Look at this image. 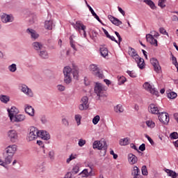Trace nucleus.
I'll return each instance as SVG.
<instances>
[{"instance_id":"obj_33","label":"nucleus","mask_w":178,"mask_h":178,"mask_svg":"<svg viewBox=\"0 0 178 178\" xmlns=\"http://www.w3.org/2000/svg\"><path fill=\"white\" fill-rule=\"evenodd\" d=\"M118 84L119 86H122V84H124L126 83L127 79L126 77L123 76H118Z\"/></svg>"},{"instance_id":"obj_21","label":"nucleus","mask_w":178,"mask_h":178,"mask_svg":"<svg viewBox=\"0 0 178 178\" xmlns=\"http://www.w3.org/2000/svg\"><path fill=\"white\" fill-rule=\"evenodd\" d=\"M138 161V159L136 156V155L131 153L128 154V162L130 163V165H135V163H137Z\"/></svg>"},{"instance_id":"obj_31","label":"nucleus","mask_w":178,"mask_h":178,"mask_svg":"<svg viewBox=\"0 0 178 178\" xmlns=\"http://www.w3.org/2000/svg\"><path fill=\"white\" fill-rule=\"evenodd\" d=\"M33 47L35 51H40V49H42V44L38 42H35L33 43Z\"/></svg>"},{"instance_id":"obj_49","label":"nucleus","mask_w":178,"mask_h":178,"mask_svg":"<svg viewBox=\"0 0 178 178\" xmlns=\"http://www.w3.org/2000/svg\"><path fill=\"white\" fill-rule=\"evenodd\" d=\"M170 138H172L173 140H177L178 138V134L177 132H172L170 135Z\"/></svg>"},{"instance_id":"obj_59","label":"nucleus","mask_w":178,"mask_h":178,"mask_svg":"<svg viewBox=\"0 0 178 178\" xmlns=\"http://www.w3.org/2000/svg\"><path fill=\"white\" fill-rule=\"evenodd\" d=\"M72 172L75 173V175H77L79 173V167L76 166L72 169Z\"/></svg>"},{"instance_id":"obj_26","label":"nucleus","mask_w":178,"mask_h":178,"mask_svg":"<svg viewBox=\"0 0 178 178\" xmlns=\"http://www.w3.org/2000/svg\"><path fill=\"white\" fill-rule=\"evenodd\" d=\"M135 61L137 63L139 69H144V67H145V63L144 62V59L140 58V56H138V59L135 60Z\"/></svg>"},{"instance_id":"obj_30","label":"nucleus","mask_w":178,"mask_h":178,"mask_svg":"<svg viewBox=\"0 0 178 178\" xmlns=\"http://www.w3.org/2000/svg\"><path fill=\"white\" fill-rule=\"evenodd\" d=\"M10 100V97H9V96L3 95H0V101H1L3 104H8V102H9Z\"/></svg>"},{"instance_id":"obj_16","label":"nucleus","mask_w":178,"mask_h":178,"mask_svg":"<svg viewBox=\"0 0 178 178\" xmlns=\"http://www.w3.org/2000/svg\"><path fill=\"white\" fill-rule=\"evenodd\" d=\"M8 116L10 118V120H13V118L19 113V110L13 106L10 110H8Z\"/></svg>"},{"instance_id":"obj_60","label":"nucleus","mask_w":178,"mask_h":178,"mask_svg":"<svg viewBox=\"0 0 178 178\" xmlns=\"http://www.w3.org/2000/svg\"><path fill=\"white\" fill-rule=\"evenodd\" d=\"M140 151H145V144L143 143L140 147H139Z\"/></svg>"},{"instance_id":"obj_18","label":"nucleus","mask_w":178,"mask_h":178,"mask_svg":"<svg viewBox=\"0 0 178 178\" xmlns=\"http://www.w3.org/2000/svg\"><path fill=\"white\" fill-rule=\"evenodd\" d=\"M149 111L153 115H158L159 113V108L156 104H151L149 106Z\"/></svg>"},{"instance_id":"obj_48","label":"nucleus","mask_w":178,"mask_h":178,"mask_svg":"<svg viewBox=\"0 0 178 178\" xmlns=\"http://www.w3.org/2000/svg\"><path fill=\"white\" fill-rule=\"evenodd\" d=\"M86 143H87V141H86V140H84V139H79V143H78V145L79 147H84V145H86Z\"/></svg>"},{"instance_id":"obj_43","label":"nucleus","mask_w":178,"mask_h":178,"mask_svg":"<svg viewBox=\"0 0 178 178\" xmlns=\"http://www.w3.org/2000/svg\"><path fill=\"white\" fill-rule=\"evenodd\" d=\"M70 44L74 51H77V48H76V44H74V40H73V35L70 36Z\"/></svg>"},{"instance_id":"obj_4","label":"nucleus","mask_w":178,"mask_h":178,"mask_svg":"<svg viewBox=\"0 0 178 178\" xmlns=\"http://www.w3.org/2000/svg\"><path fill=\"white\" fill-rule=\"evenodd\" d=\"M38 138V129L37 128L32 127L30 129V132L26 137L27 141H34Z\"/></svg>"},{"instance_id":"obj_53","label":"nucleus","mask_w":178,"mask_h":178,"mask_svg":"<svg viewBox=\"0 0 178 178\" xmlns=\"http://www.w3.org/2000/svg\"><path fill=\"white\" fill-rule=\"evenodd\" d=\"M62 123L65 126V127H67L69 126V121L66 118H63L62 119Z\"/></svg>"},{"instance_id":"obj_29","label":"nucleus","mask_w":178,"mask_h":178,"mask_svg":"<svg viewBox=\"0 0 178 178\" xmlns=\"http://www.w3.org/2000/svg\"><path fill=\"white\" fill-rule=\"evenodd\" d=\"M124 111V108H123V106L121 104H118L114 107V111L116 113H122V112Z\"/></svg>"},{"instance_id":"obj_2","label":"nucleus","mask_w":178,"mask_h":178,"mask_svg":"<svg viewBox=\"0 0 178 178\" xmlns=\"http://www.w3.org/2000/svg\"><path fill=\"white\" fill-rule=\"evenodd\" d=\"M159 37V33L152 31L150 33L146 35L147 42L151 44V45H154V47H158V40L155 38H158Z\"/></svg>"},{"instance_id":"obj_24","label":"nucleus","mask_w":178,"mask_h":178,"mask_svg":"<svg viewBox=\"0 0 178 178\" xmlns=\"http://www.w3.org/2000/svg\"><path fill=\"white\" fill-rule=\"evenodd\" d=\"M26 32L28 33V34L31 35V38H33V40H37V38H38V37H40L38 33H37V32L35 31H34L33 29H28L26 30Z\"/></svg>"},{"instance_id":"obj_32","label":"nucleus","mask_w":178,"mask_h":178,"mask_svg":"<svg viewBox=\"0 0 178 178\" xmlns=\"http://www.w3.org/2000/svg\"><path fill=\"white\" fill-rule=\"evenodd\" d=\"M143 2L146 3V5H148L151 9H155L156 7H155V3H154V1L152 0H144Z\"/></svg>"},{"instance_id":"obj_6","label":"nucleus","mask_w":178,"mask_h":178,"mask_svg":"<svg viewBox=\"0 0 178 178\" xmlns=\"http://www.w3.org/2000/svg\"><path fill=\"white\" fill-rule=\"evenodd\" d=\"M92 147L94 149H104L105 152L106 151V148H108L106 141L105 140H95L93 143Z\"/></svg>"},{"instance_id":"obj_58","label":"nucleus","mask_w":178,"mask_h":178,"mask_svg":"<svg viewBox=\"0 0 178 178\" xmlns=\"http://www.w3.org/2000/svg\"><path fill=\"white\" fill-rule=\"evenodd\" d=\"M57 88H58V91H65L66 88H65V86L63 85H58V86H57Z\"/></svg>"},{"instance_id":"obj_12","label":"nucleus","mask_w":178,"mask_h":178,"mask_svg":"<svg viewBox=\"0 0 178 178\" xmlns=\"http://www.w3.org/2000/svg\"><path fill=\"white\" fill-rule=\"evenodd\" d=\"M17 151V145H10L6 148V154L9 155L14 156Z\"/></svg>"},{"instance_id":"obj_10","label":"nucleus","mask_w":178,"mask_h":178,"mask_svg":"<svg viewBox=\"0 0 178 178\" xmlns=\"http://www.w3.org/2000/svg\"><path fill=\"white\" fill-rule=\"evenodd\" d=\"M159 119L161 123H163V124H168V123H169V120H170L169 118V114L168 113H159Z\"/></svg>"},{"instance_id":"obj_25","label":"nucleus","mask_w":178,"mask_h":178,"mask_svg":"<svg viewBox=\"0 0 178 178\" xmlns=\"http://www.w3.org/2000/svg\"><path fill=\"white\" fill-rule=\"evenodd\" d=\"M25 112L29 115V116H34V108L30 105L25 106Z\"/></svg>"},{"instance_id":"obj_8","label":"nucleus","mask_w":178,"mask_h":178,"mask_svg":"<svg viewBox=\"0 0 178 178\" xmlns=\"http://www.w3.org/2000/svg\"><path fill=\"white\" fill-rule=\"evenodd\" d=\"M90 72H92L93 74L98 77L99 79H104V74L101 73L99 72V69H98V67L97 65L92 64L90 66Z\"/></svg>"},{"instance_id":"obj_1","label":"nucleus","mask_w":178,"mask_h":178,"mask_svg":"<svg viewBox=\"0 0 178 178\" xmlns=\"http://www.w3.org/2000/svg\"><path fill=\"white\" fill-rule=\"evenodd\" d=\"M64 81L66 84H70L72 83V76L74 79H79V70H72L70 67L66 66L63 69Z\"/></svg>"},{"instance_id":"obj_38","label":"nucleus","mask_w":178,"mask_h":178,"mask_svg":"<svg viewBox=\"0 0 178 178\" xmlns=\"http://www.w3.org/2000/svg\"><path fill=\"white\" fill-rule=\"evenodd\" d=\"M140 169L137 166H134V169L132 170L131 175L132 176H135L137 175H140Z\"/></svg>"},{"instance_id":"obj_62","label":"nucleus","mask_w":178,"mask_h":178,"mask_svg":"<svg viewBox=\"0 0 178 178\" xmlns=\"http://www.w3.org/2000/svg\"><path fill=\"white\" fill-rule=\"evenodd\" d=\"M118 10L119 12L121 13V14L122 15V16H124L126 15V13L124 12V10H123V9H122V8L118 7Z\"/></svg>"},{"instance_id":"obj_35","label":"nucleus","mask_w":178,"mask_h":178,"mask_svg":"<svg viewBox=\"0 0 178 178\" xmlns=\"http://www.w3.org/2000/svg\"><path fill=\"white\" fill-rule=\"evenodd\" d=\"M52 24H53L52 21L51 20L46 21L44 23V27L45 29H47V30H52Z\"/></svg>"},{"instance_id":"obj_55","label":"nucleus","mask_w":178,"mask_h":178,"mask_svg":"<svg viewBox=\"0 0 178 178\" xmlns=\"http://www.w3.org/2000/svg\"><path fill=\"white\" fill-rule=\"evenodd\" d=\"M81 175H83V177H88V176H90V175L88 174V170H83L81 172Z\"/></svg>"},{"instance_id":"obj_45","label":"nucleus","mask_w":178,"mask_h":178,"mask_svg":"<svg viewBox=\"0 0 178 178\" xmlns=\"http://www.w3.org/2000/svg\"><path fill=\"white\" fill-rule=\"evenodd\" d=\"M101 118L99 115H96L92 119V123L93 124H98V122H99Z\"/></svg>"},{"instance_id":"obj_17","label":"nucleus","mask_w":178,"mask_h":178,"mask_svg":"<svg viewBox=\"0 0 178 178\" xmlns=\"http://www.w3.org/2000/svg\"><path fill=\"white\" fill-rule=\"evenodd\" d=\"M38 136L42 140H49L51 136L47 131H38Z\"/></svg>"},{"instance_id":"obj_44","label":"nucleus","mask_w":178,"mask_h":178,"mask_svg":"<svg viewBox=\"0 0 178 178\" xmlns=\"http://www.w3.org/2000/svg\"><path fill=\"white\" fill-rule=\"evenodd\" d=\"M145 124H147V127H150V129H154L155 127V122L152 120H147L146 121Z\"/></svg>"},{"instance_id":"obj_28","label":"nucleus","mask_w":178,"mask_h":178,"mask_svg":"<svg viewBox=\"0 0 178 178\" xmlns=\"http://www.w3.org/2000/svg\"><path fill=\"white\" fill-rule=\"evenodd\" d=\"M45 168L44 167V163H42L41 164H38L36 165V172L37 173H42L44 172Z\"/></svg>"},{"instance_id":"obj_3","label":"nucleus","mask_w":178,"mask_h":178,"mask_svg":"<svg viewBox=\"0 0 178 178\" xmlns=\"http://www.w3.org/2000/svg\"><path fill=\"white\" fill-rule=\"evenodd\" d=\"M95 92L97 97H105L106 92V87L99 83H96L95 86Z\"/></svg>"},{"instance_id":"obj_36","label":"nucleus","mask_w":178,"mask_h":178,"mask_svg":"<svg viewBox=\"0 0 178 178\" xmlns=\"http://www.w3.org/2000/svg\"><path fill=\"white\" fill-rule=\"evenodd\" d=\"M90 37L92 40H93V41H96L98 37V33H97L95 31H92L90 34Z\"/></svg>"},{"instance_id":"obj_54","label":"nucleus","mask_w":178,"mask_h":178,"mask_svg":"<svg viewBox=\"0 0 178 178\" xmlns=\"http://www.w3.org/2000/svg\"><path fill=\"white\" fill-rule=\"evenodd\" d=\"M159 32L161 33V34H164V35H169V34L168 33V32H166V30H165L164 28H160Z\"/></svg>"},{"instance_id":"obj_51","label":"nucleus","mask_w":178,"mask_h":178,"mask_svg":"<svg viewBox=\"0 0 178 178\" xmlns=\"http://www.w3.org/2000/svg\"><path fill=\"white\" fill-rule=\"evenodd\" d=\"M49 156L51 161H54V159H55V152H54V151H50L49 152Z\"/></svg>"},{"instance_id":"obj_42","label":"nucleus","mask_w":178,"mask_h":178,"mask_svg":"<svg viewBox=\"0 0 178 178\" xmlns=\"http://www.w3.org/2000/svg\"><path fill=\"white\" fill-rule=\"evenodd\" d=\"M8 70H10L12 73H15V72L17 70V67L16 66V64H12L9 65Z\"/></svg>"},{"instance_id":"obj_41","label":"nucleus","mask_w":178,"mask_h":178,"mask_svg":"<svg viewBox=\"0 0 178 178\" xmlns=\"http://www.w3.org/2000/svg\"><path fill=\"white\" fill-rule=\"evenodd\" d=\"M39 55L43 59H48V52L47 51H40Z\"/></svg>"},{"instance_id":"obj_52","label":"nucleus","mask_w":178,"mask_h":178,"mask_svg":"<svg viewBox=\"0 0 178 178\" xmlns=\"http://www.w3.org/2000/svg\"><path fill=\"white\" fill-rule=\"evenodd\" d=\"M145 137L148 140L149 143H150L151 145H154V143L152 138L149 137L147 134L145 135Z\"/></svg>"},{"instance_id":"obj_7","label":"nucleus","mask_w":178,"mask_h":178,"mask_svg":"<svg viewBox=\"0 0 178 178\" xmlns=\"http://www.w3.org/2000/svg\"><path fill=\"white\" fill-rule=\"evenodd\" d=\"M7 137L11 143H16L19 140V134L15 129H10L7 132Z\"/></svg>"},{"instance_id":"obj_11","label":"nucleus","mask_w":178,"mask_h":178,"mask_svg":"<svg viewBox=\"0 0 178 178\" xmlns=\"http://www.w3.org/2000/svg\"><path fill=\"white\" fill-rule=\"evenodd\" d=\"M143 88L145 90H147V91H149L150 94H152L153 95H158V90H156V89L149 84L148 82H145L143 84Z\"/></svg>"},{"instance_id":"obj_13","label":"nucleus","mask_w":178,"mask_h":178,"mask_svg":"<svg viewBox=\"0 0 178 178\" xmlns=\"http://www.w3.org/2000/svg\"><path fill=\"white\" fill-rule=\"evenodd\" d=\"M1 22H3V23H10L12 22H13V20L15 19L13 18V16L11 15H7L6 13H3L1 17Z\"/></svg>"},{"instance_id":"obj_20","label":"nucleus","mask_w":178,"mask_h":178,"mask_svg":"<svg viewBox=\"0 0 178 178\" xmlns=\"http://www.w3.org/2000/svg\"><path fill=\"white\" fill-rule=\"evenodd\" d=\"M108 19L113 23V24H115V26H120L122 24V21L119 20V19L112 16L111 15H109L108 16Z\"/></svg>"},{"instance_id":"obj_46","label":"nucleus","mask_w":178,"mask_h":178,"mask_svg":"<svg viewBox=\"0 0 178 178\" xmlns=\"http://www.w3.org/2000/svg\"><path fill=\"white\" fill-rule=\"evenodd\" d=\"M127 74H129V76H130V77H132V78H136L137 77V74L136 73V72L134 71H127Z\"/></svg>"},{"instance_id":"obj_23","label":"nucleus","mask_w":178,"mask_h":178,"mask_svg":"<svg viewBox=\"0 0 178 178\" xmlns=\"http://www.w3.org/2000/svg\"><path fill=\"white\" fill-rule=\"evenodd\" d=\"M4 156V163H5V166H6V165H10V163H12V160L13 159V155L12 154H6L5 156V153L3 154Z\"/></svg>"},{"instance_id":"obj_40","label":"nucleus","mask_w":178,"mask_h":178,"mask_svg":"<svg viewBox=\"0 0 178 178\" xmlns=\"http://www.w3.org/2000/svg\"><path fill=\"white\" fill-rule=\"evenodd\" d=\"M167 95L168 98H170V99H175L177 97V94L175 92H168Z\"/></svg>"},{"instance_id":"obj_64","label":"nucleus","mask_w":178,"mask_h":178,"mask_svg":"<svg viewBox=\"0 0 178 178\" xmlns=\"http://www.w3.org/2000/svg\"><path fill=\"white\" fill-rule=\"evenodd\" d=\"M65 178H72V173L67 172L65 177Z\"/></svg>"},{"instance_id":"obj_15","label":"nucleus","mask_w":178,"mask_h":178,"mask_svg":"<svg viewBox=\"0 0 178 178\" xmlns=\"http://www.w3.org/2000/svg\"><path fill=\"white\" fill-rule=\"evenodd\" d=\"M150 63L154 67V70L156 72V73H159L161 72V65H159V62L156 58H152L150 59Z\"/></svg>"},{"instance_id":"obj_14","label":"nucleus","mask_w":178,"mask_h":178,"mask_svg":"<svg viewBox=\"0 0 178 178\" xmlns=\"http://www.w3.org/2000/svg\"><path fill=\"white\" fill-rule=\"evenodd\" d=\"M20 90L26 94V95H28V97H33V93L31 89L29 88V87L26 85H21Z\"/></svg>"},{"instance_id":"obj_57","label":"nucleus","mask_w":178,"mask_h":178,"mask_svg":"<svg viewBox=\"0 0 178 178\" xmlns=\"http://www.w3.org/2000/svg\"><path fill=\"white\" fill-rule=\"evenodd\" d=\"M115 34L118 38V44H120V42H122V37L120 36V34H119V32L118 31H115Z\"/></svg>"},{"instance_id":"obj_61","label":"nucleus","mask_w":178,"mask_h":178,"mask_svg":"<svg viewBox=\"0 0 178 178\" xmlns=\"http://www.w3.org/2000/svg\"><path fill=\"white\" fill-rule=\"evenodd\" d=\"M172 63L175 66H178L177 60H176V57H172Z\"/></svg>"},{"instance_id":"obj_47","label":"nucleus","mask_w":178,"mask_h":178,"mask_svg":"<svg viewBox=\"0 0 178 178\" xmlns=\"http://www.w3.org/2000/svg\"><path fill=\"white\" fill-rule=\"evenodd\" d=\"M142 175H143V176L148 175V170H147V166H145V165H143L142 167Z\"/></svg>"},{"instance_id":"obj_37","label":"nucleus","mask_w":178,"mask_h":178,"mask_svg":"<svg viewBox=\"0 0 178 178\" xmlns=\"http://www.w3.org/2000/svg\"><path fill=\"white\" fill-rule=\"evenodd\" d=\"M74 119L76 122L77 126H80L81 124V115L80 114L75 115Z\"/></svg>"},{"instance_id":"obj_9","label":"nucleus","mask_w":178,"mask_h":178,"mask_svg":"<svg viewBox=\"0 0 178 178\" xmlns=\"http://www.w3.org/2000/svg\"><path fill=\"white\" fill-rule=\"evenodd\" d=\"M79 109L80 111L88 109V97L87 96L82 97L81 104L79 106Z\"/></svg>"},{"instance_id":"obj_56","label":"nucleus","mask_w":178,"mask_h":178,"mask_svg":"<svg viewBox=\"0 0 178 178\" xmlns=\"http://www.w3.org/2000/svg\"><path fill=\"white\" fill-rule=\"evenodd\" d=\"M86 3L88 8H89V10H90V13H92V16H94V15L96 14L94 10L92 9V8H91V7L90 6V5H88V3H87V1H86Z\"/></svg>"},{"instance_id":"obj_39","label":"nucleus","mask_w":178,"mask_h":178,"mask_svg":"<svg viewBox=\"0 0 178 178\" xmlns=\"http://www.w3.org/2000/svg\"><path fill=\"white\" fill-rule=\"evenodd\" d=\"M120 145H129V138H125L120 140Z\"/></svg>"},{"instance_id":"obj_5","label":"nucleus","mask_w":178,"mask_h":178,"mask_svg":"<svg viewBox=\"0 0 178 178\" xmlns=\"http://www.w3.org/2000/svg\"><path fill=\"white\" fill-rule=\"evenodd\" d=\"M74 28L77 30L80 34H83V37L86 38L87 37V33L86 32V26L81 23L80 21H77L74 24Z\"/></svg>"},{"instance_id":"obj_63","label":"nucleus","mask_w":178,"mask_h":178,"mask_svg":"<svg viewBox=\"0 0 178 178\" xmlns=\"http://www.w3.org/2000/svg\"><path fill=\"white\" fill-rule=\"evenodd\" d=\"M172 20V22H178V17L176 15H173Z\"/></svg>"},{"instance_id":"obj_27","label":"nucleus","mask_w":178,"mask_h":178,"mask_svg":"<svg viewBox=\"0 0 178 178\" xmlns=\"http://www.w3.org/2000/svg\"><path fill=\"white\" fill-rule=\"evenodd\" d=\"M99 51H100V54H101L102 56H103V58H106V56H108V48H106L104 46H102L99 49Z\"/></svg>"},{"instance_id":"obj_50","label":"nucleus","mask_w":178,"mask_h":178,"mask_svg":"<svg viewBox=\"0 0 178 178\" xmlns=\"http://www.w3.org/2000/svg\"><path fill=\"white\" fill-rule=\"evenodd\" d=\"M165 0H159L158 5L160 6V8H162V9H163V8H165L166 6L165 5Z\"/></svg>"},{"instance_id":"obj_19","label":"nucleus","mask_w":178,"mask_h":178,"mask_svg":"<svg viewBox=\"0 0 178 178\" xmlns=\"http://www.w3.org/2000/svg\"><path fill=\"white\" fill-rule=\"evenodd\" d=\"M24 120H26V115H23V114H17L13 118V120H10L11 122H24Z\"/></svg>"},{"instance_id":"obj_34","label":"nucleus","mask_w":178,"mask_h":178,"mask_svg":"<svg viewBox=\"0 0 178 178\" xmlns=\"http://www.w3.org/2000/svg\"><path fill=\"white\" fill-rule=\"evenodd\" d=\"M165 172H166V173L168 174V176H170L172 178H177V174L173 170H166Z\"/></svg>"},{"instance_id":"obj_22","label":"nucleus","mask_w":178,"mask_h":178,"mask_svg":"<svg viewBox=\"0 0 178 178\" xmlns=\"http://www.w3.org/2000/svg\"><path fill=\"white\" fill-rule=\"evenodd\" d=\"M128 54L130 56H131L135 60L138 59V54L136 52V50L134 48L129 47L128 50Z\"/></svg>"}]
</instances>
